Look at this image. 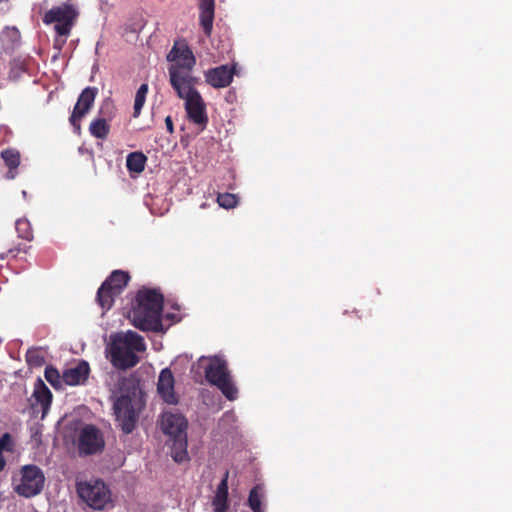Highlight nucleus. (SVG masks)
<instances>
[{"label": "nucleus", "instance_id": "nucleus-15", "mask_svg": "<svg viewBox=\"0 0 512 512\" xmlns=\"http://www.w3.org/2000/svg\"><path fill=\"white\" fill-rule=\"evenodd\" d=\"M174 376L170 369L165 368L160 372L157 391L160 397L168 404H176L178 399L174 392Z\"/></svg>", "mask_w": 512, "mask_h": 512}, {"label": "nucleus", "instance_id": "nucleus-23", "mask_svg": "<svg viewBox=\"0 0 512 512\" xmlns=\"http://www.w3.org/2000/svg\"><path fill=\"white\" fill-rule=\"evenodd\" d=\"M45 379L55 388L63 389L65 382L63 380V374L60 375L59 371L52 366H48L45 369Z\"/></svg>", "mask_w": 512, "mask_h": 512}, {"label": "nucleus", "instance_id": "nucleus-35", "mask_svg": "<svg viewBox=\"0 0 512 512\" xmlns=\"http://www.w3.org/2000/svg\"><path fill=\"white\" fill-rule=\"evenodd\" d=\"M65 35H66V34H63V33L58 34V36H59V37L56 39V41H57V42H58V41H64V39H62V37H63V36H65Z\"/></svg>", "mask_w": 512, "mask_h": 512}, {"label": "nucleus", "instance_id": "nucleus-31", "mask_svg": "<svg viewBox=\"0 0 512 512\" xmlns=\"http://www.w3.org/2000/svg\"><path fill=\"white\" fill-rule=\"evenodd\" d=\"M11 438L9 434H4L0 438V451L2 452L10 444Z\"/></svg>", "mask_w": 512, "mask_h": 512}, {"label": "nucleus", "instance_id": "nucleus-24", "mask_svg": "<svg viewBox=\"0 0 512 512\" xmlns=\"http://www.w3.org/2000/svg\"><path fill=\"white\" fill-rule=\"evenodd\" d=\"M147 93H148V85L147 84L140 85V87L138 88V90L136 92L135 100H134V117H138L140 115L141 110L146 101Z\"/></svg>", "mask_w": 512, "mask_h": 512}, {"label": "nucleus", "instance_id": "nucleus-26", "mask_svg": "<svg viewBox=\"0 0 512 512\" xmlns=\"http://www.w3.org/2000/svg\"><path fill=\"white\" fill-rule=\"evenodd\" d=\"M26 360L32 367L41 366L44 363L43 351L40 349H29L26 353Z\"/></svg>", "mask_w": 512, "mask_h": 512}, {"label": "nucleus", "instance_id": "nucleus-28", "mask_svg": "<svg viewBox=\"0 0 512 512\" xmlns=\"http://www.w3.org/2000/svg\"><path fill=\"white\" fill-rule=\"evenodd\" d=\"M16 230L19 233V236L24 239H31L32 238V232L30 230V224L25 219H19L16 221Z\"/></svg>", "mask_w": 512, "mask_h": 512}, {"label": "nucleus", "instance_id": "nucleus-30", "mask_svg": "<svg viewBox=\"0 0 512 512\" xmlns=\"http://www.w3.org/2000/svg\"><path fill=\"white\" fill-rule=\"evenodd\" d=\"M216 493L228 495V472L225 473L224 478L219 483Z\"/></svg>", "mask_w": 512, "mask_h": 512}, {"label": "nucleus", "instance_id": "nucleus-32", "mask_svg": "<svg viewBox=\"0 0 512 512\" xmlns=\"http://www.w3.org/2000/svg\"><path fill=\"white\" fill-rule=\"evenodd\" d=\"M165 125H166V128H167L169 133H173L174 132L173 121H172V118L170 116H167L165 118Z\"/></svg>", "mask_w": 512, "mask_h": 512}, {"label": "nucleus", "instance_id": "nucleus-25", "mask_svg": "<svg viewBox=\"0 0 512 512\" xmlns=\"http://www.w3.org/2000/svg\"><path fill=\"white\" fill-rule=\"evenodd\" d=\"M1 156L6 165L11 169H16L20 164V154L13 149H7L1 152Z\"/></svg>", "mask_w": 512, "mask_h": 512}, {"label": "nucleus", "instance_id": "nucleus-8", "mask_svg": "<svg viewBox=\"0 0 512 512\" xmlns=\"http://www.w3.org/2000/svg\"><path fill=\"white\" fill-rule=\"evenodd\" d=\"M45 483L42 470L35 465H26L20 471L19 481L15 484V491L23 497L29 498L38 495Z\"/></svg>", "mask_w": 512, "mask_h": 512}, {"label": "nucleus", "instance_id": "nucleus-27", "mask_svg": "<svg viewBox=\"0 0 512 512\" xmlns=\"http://www.w3.org/2000/svg\"><path fill=\"white\" fill-rule=\"evenodd\" d=\"M217 202L219 206L225 209H231L237 205L238 200L235 194L223 193L218 195Z\"/></svg>", "mask_w": 512, "mask_h": 512}, {"label": "nucleus", "instance_id": "nucleus-33", "mask_svg": "<svg viewBox=\"0 0 512 512\" xmlns=\"http://www.w3.org/2000/svg\"><path fill=\"white\" fill-rule=\"evenodd\" d=\"M20 74V69L17 70V72H14V69L11 70L10 72V77L16 79Z\"/></svg>", "mask_w": 512, "mask_h": 512}, {"label": "nucleus", "instance_id": "nucleus-1", "mask_svg": "<svg viewBox=\"0 0 512 512\" xmlns=\"http://www.w3.org/2000/svg\"><path fill=\"white\" fill-rule=\"evenodd\" d=\"M145 350L144 338L138 333L128 330L111 334L105 353L115 368L128 369L139 363V354Z\"/></svg>", "mask_w": 512, "mask_h": 512}, {"label": "nucleus", "instance_id": "nucleus-11", "mask_svg": "<svg viewBox=\"0 0 512 512\" xmlns=\"http://www.w3.org/2000/svg\"><path fill=\"white\" fill-rule=\"evenodd\" d=\"M160 425L163 433L170 436L173 440L187 437L186 429L188 422L186 418L179 412H163Z\"/></svg>", "mask_w": 512, "mask_h": 512}, {"label": "nucleus", "instance_id": "nucleus-29", "mask_svg": "<svg viewBox=\"0 0 512 512\" xmlns=\"http://www.w3.org/2000/svg\"><path fill=\"white\" fill-rule=\"evenodd\" d=\"M227 498H228V495H224V494H218L216 493L214 498H213V507H214V512H226L227 511V508H228V505H227Z\"/></svg>", "mask_w": 512, "mask_h": 512}, {"label": "nucleus", "instance_id": "nucleus-4", "mask_svg": "<svg viewBox=\"0 0 512 512\" xmlns=\"http://www.w3.org/2000/svg\"><path fill=\"white\" fill-rule=\"evenodd\" d=\"M194 84L195 82L188 83L183 78L174 77L172 80V88L177 96L184 101L188 119L203 130L208 123L206 104Z\"/></svg>", "mask_w": 512, "mask_h": 512}, {"label": "nucleus", "instance_id": "nucleus-16", "mask_svg": "<svg viewBox=\"0 0 512 512\" xmlns=\"http://www.w3.org/2000/svg\"><path fill=\"white\" fill-rule=\"evenodd\" d=\"M89 371V365L85 361L65 369L63 372L65 385L76 386L83 384L88 378Z\"/></svg>", "mask_w": 512, "mask_h": 512}, {"label": "nucleus", "instance_id": "nucleus-20", "mask_svg": "<svg viewBox=\"0 0 512 512\" xmlns=\"http://www.w3.org/2000/svg\"><path fill=\"white\" fill-rule=\"evenodd\" d=\"M146 156L141 152H132L127 156L126 165L129 171L140 173L145 168Z\"/></svg>", "mask_w": 512, "mask_h": 512}, {"label": "nucleus", "instance_id": "nucleus-5", "mask_svg": "<svg viewBox=\"0 0 512 512\" xmlns=\"http://www.w3.org/2000/svg\"><path fill=\"white\" fill-rule=\"evenodd\" d=\"M197 366L204 369L207 381L215 385L228 400L232 401L237 398L238 389L232 381L226 361L222 357L202 356L198 359Z\"/></svg>", "mask_w": 512, "mask_h": 512}, {"label": "nucleus", "instance_id": "nucleus-6", "mask_svg": "<svg viewBox=\"0 0 512 512\" xmlns=\"http://www.w3.org/2000/svg\"><path fill=\"white\" fill-rule=\"evenodd\" d=\"M166 58L167 61L171 63L168 68L169 82L171 85L174 77L183 78L188 83L195 82L191 71L196 64V59L192 50L184 40H176Z\"/></svg>", "mask_w": 512, "mask_h": 512}, {"label": "nucleus", "instance_id": "nucleus-34", "mask_svg": "<svg viewBox=\"0 0 512 512\" xmlns=\"http://www.w3.org/2000/svg\"><path fill=\"white\" fill-rule=\"evenodd\" d=\"M5 461L2 457V452L0 451V470L4 467Z\"/></svg>", "mask_w": 512, "mask_h": 512}, {"label": "nucleus", "instance_id": "nucleus-9", "mask_svg": "<svg viewBox=\"0 0 512 512\" xmlns=\"http://www.w3.org/2000/svg\"><path fill=\"white\" fill-rule=\"evenodd\" d=\"M129 276L126 272L115 270L111 276L101 285L98 290L97 299L103 309H110L114 298L126 287Z\"/></svg>", "mask_w": 512, "mask_h": 512}, {"label": "nucleus", "instance_id": "nucleus-18", "mask_svg": "<svg viewBox=\"0 0 512 512\" xmlns=\"http://www.w3.org/2000/svg\"><path fill=\"white\" fill-rule=\"evenodd\" d=\"M33 397L41 405L43 415L46 414L52 402V393L41 379L34 385Z\"/></svg>", "mask_w": 512, "mask_h": 512}, {"label": "nucleus", "instance_id": "nucleus-36", "mask_svg": "<svg viewBox=\"0 0 512 512\" xmlns=\"http://www.w3.org/2000/svg\"><path fill=\"white\" fill-rule=\"evenodd\" d=\"M15 177V174L13 172H9L8 178L13 179Z\"/></svg>", "mask_w": 512, "mask_h": 512}, {"label": "nucleus", "instance_id": "nucleus-17", "mask_svg": "<svg viewBox=\"0 0 512 512\" xmlns=\"http://www.w3.org/2000/svg\"><path fill=\"white\" fill-rule=\"evenodd\" d=\"M248 506L253 512H266V491L263 485L258 484L251 489Z\"/></svg>", "mask_w": 512, "mask_h": 512}, {"label": "nucleus", "instance_id": "nucleus-13", "mask_svg": "<svg viewBox=\"0 0 512 512\" xmlns=\"http://www.w3.org/2000/svg\"><path fill=\"white\" fill-rule=\"evenodd\" d=\"M236 64L221 65L211 68L204 73L205 81L214 88H224L230 85L233 76L237 75Z\"/></svg>", "mask_w": 512, "mask_h": 512}, {"label": "nucleus", "instance_id": "nucleus-22", "mask_svg": "<svg viewBox=\"0 0 512 512\" xmlns=\"http://www.w3.org/2000/svg\"><path fill=\"white\" fill-rule=\"evenodd\" d=\"M109 125L105 119H96L89 126L90 133L99 139H105L109 133Z\"/></svg>", "mask_w": 512, "mask_h": 512}, {"label": "nucleus", "instance_id": "nucleus-12", "mask_svg": "<svg viewBox=\"0 0 512 512\" xmlns=\"http://www.w3.org/2000/svg\"><path fill=\"white\" fill-rule=\"evenodd\" d=\"M104 447V440L98 429L86 425L79 433L78 448L81 454H94Z\"/></svg>", "mask_w": 512, "mask_h": 512}, {"label": "nucleus", "instance_id": "nucleus-2", "mask_svg": "<svg viewBox=\"0 0 512 512\" xmlns=\"http://www.w3.org/2000/svg\"><path fill=\"white\" fill-rule=\"evenodd\" d=\"M163 296L156 290H140L136 302L128 313L131 323L143 331L162 329Z\"/></svg>", "mask_w": 512, "mask_h": 512}, {"label": "nucleus", "instance_id": "nucleus-19", "mask_svg": "<svg viewBox=\"0 0 512 512\" xmlns=\"http://www.w3.org/2000/svg\"><path fill=\"white\" fill-rule=\"evenodd\" d=\"M214 0H199L200 22L205 32H210L214 19Z\"/></svg>", "mask_w": 512, "mask_h": 512}, {"label": "nucleus", "instance_id": "nucleus-21", "mask_svg": "<svg viewBox=\"0 0 512 512\" xmlns=\"http://www.w3.org/2000/svg\"><path fill=\"white\" fill-rule=\"evenodd\" d=\"M173 451H172V457L173 459L178 462L182 463L188 459V453H187V437L178 438L176 440H173Z\"/></svg>", "mask_w": 512, "mask_h": 512}, {"label": "nucleus", "instance_id": "nucleus-10", "mask_svg": "<svg viewBox=\"0 0 512 512\" xmlns=\"http://www.w3.org/2000/svg\"><path fill=\"white\" fill-rule=\"evenodd\" d=\"M78 15L74 5L62 4L48 10L43 17V22L54 24L56 32H69L74 27Z\"/></svg>", "mask_w": 512, "mask_h": 512}, {"label": "nucleus", "instance_id": "nucleus-7", "mask_svg": "<svg viewBox=\"0 0 512 512\" xmlns=\"http://www.w3.org/2000/svg\"><path fill=\"white\" fill-rule=\"evenodd\" d=\"M76 489L81 500L94 510H104L113 506L112 492L101 479L79 481Z\"/></svg>", "mask_w": 512, "mask_h": 512}, {"label": "nucleus", "instance_id": "nucleus-14", "mask_svg": "<svg viewBox=\"0 0 512 512\" xmlns=\"http://www.w3.org/2000/svg\"><path fill=\"white\" fill-rule=\"evenodd\" d=\"M97 95V88L87 87L80 94L70 117V122L79 129V121L90 110Z\"/></svg>", "mask_w": 512, "mask_h": 512}, {"label": "nucleus", "instance_id": "nucleus-3", "mask_svg": "<svg viewBox=\"0 0 512 512\" xmlns=\"http://www.w3.org/2000/svg\"><path fill=\"white\" fill-rule=\"evenodd\" d=\"M145 405L144 393L139 386L126 389L114 402L116 421L125 433L133 431L139 413Z\"/></svg>", "mask_w": 512, "mask_h": 512}]
</instances>
